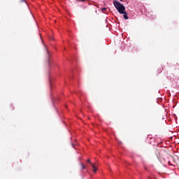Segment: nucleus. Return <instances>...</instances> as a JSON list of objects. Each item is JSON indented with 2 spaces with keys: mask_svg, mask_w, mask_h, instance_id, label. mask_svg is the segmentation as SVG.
<instances>
[{
  "mask_svg": "<svg viewBox=\"0 0 179 179\" xmlns=\"http://www.w3.org/2000/svg\"><path fill=\"white\" fill-rule=\"evenodd\" d=\"M113 5L115 8L117 9V12L120 13L121 15H123L124 19L126 20H128L129 19V17H128V14L127 12H125V6L124 5L121 4L120 1H113Z\"/></svg>",
  "mask_w": 179,
  "mask_h": 179,
  "instance_id": "f257e3e1",
  "label": "nucleus"
},
{
  "mask_svg": "<svg viewBox=\"0 0 179 179\" xmlns=\"http://www.w3.org/2000/svg\"><path fill=\"white\" fill-rule=\"evenodd\" d=\"M91 166L93 169V172L96 173L98 169H97V167L96 166V165L93 163H91Z\"/></svg>",
  "mask_w": 179,
  "mask_h": 179,
  "instance_id": "f03ea898",
  "label": "nucleus"
},
{
  "mask_svg": "<svg viewBox=\"0 0 179 179\" xmlns=\"http://www.w3.org/2000/svg\"><path fill=\"white\" fill-rule=\"evenodd\" d=\"M80 166H81L83 170H85V169H86V166L85 164H83V163H81Z\"/></svg>",
  "mask_w": 179,
  "mask_h": 179,
  "instance_id": "7ed1b4c3",
  "label": "nucleus"
},
{
  "mask_svg": "<svg viewBox=\"0 0 179 179\" xmlns=\"http://www.w3.org/2000/svg\"><path fill=\"white\" fill-rule=\"evenodd\" d=\"M102 12H106L107 10V8H101Z\"/></svg>",
  "mask_w": 179,
  "mask_h": 179,
  "instance_id": "20e7f679",
  "label": "nucleus"
},
{
  "mask_svg": "<svg viewBox=\"0 0 179 179\" xmlns=\"http://www.w3.org/2000/svg\"><path fill=\"white\" fill-rule=\"evenodd\" d=\"M87 162L90 163V164H92V162H90V159H87Z\"/></svg>",
  "mask_w": 179,
  "mask_h": 179,
  "instance_id": "39448f33",
  "label": "nucleus"
},
{
  "mask_svg": "<svg viewBox=\"0 0 179 179\" xmlns=\"http://www.w3.org/2000/svg\"><path fill=\"white\" fill-rule=\"evenodd\" d=\"M79 1L81 2H85V1H86V0H79Z\"/></svg>",
  "mask_w": 179,
  "mask_h": 179,
  "instance_id": "423d86ee",
  "label": "nucleus"
},
{
  "mask_svg": "<svg viewBox=\"0 0 179 179\" xmlns=\"http://www.w3.org/2000/svg\"><path fill=\"white\" fill-rule=\"evenodd\" d=\"M47 52H48V50H47Z\"/></svg>",
  "mask_w": 179,
  "mask_h": 179,
  "instance_id": "0eeeda50",
  "label": "nucleus"
}]
</instances>
